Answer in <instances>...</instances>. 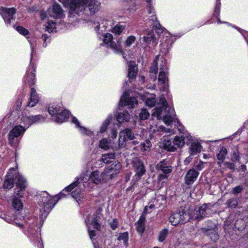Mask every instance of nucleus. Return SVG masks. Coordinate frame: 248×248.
<instances>
[{
  "mask_svg": "<svg viewBox=\"0 0 248 248\" xmlns=\"http://www.w3.org/2000/svg\"><path fill=\"white\" fill-rule=\"evenodd\" d=\"M211 207L210 204H204L194 209L190 208L187 213L183 210L174 213L170 217V221L171 225L176 226L180 223H184L190 218L201 220L211 215Z\"/></svg>",
  "mask_w": 248,
  "mask_h": 248,
  "instance_id": "20e7f679",
  "label": "nucleus"
},
{
  "mask_svg": "<svg viewBox=\"0 0 248 248\" xmlns=\"http://www.w3.org/2000/svg\"><path fill=\"white\" fill-rule=\"evenodd\" d=\"M68 118L69 112L68 110H62L54 119L56 123L61 124L66 121Z\"/></svg>",
  "mask_w": 248,
  "mask_h": 248,
  "instance_id": "c85d7f7f",
  "label": "nucleus"
},
{
  "mask_svg": "<svg viewBox=\"0 0 248 248\" xmlns=\"http://www.w3.org/2000/svg\"><path fill=\"white\" fill-rule=\"evenodd\" d=\"M156 168L161 170L164 173L169 174L171 171V166L167 160H164L157 164Z\"/></svg>",
  "mask_w": 248,
  "mask_h": 248,
  "instance_id": "cd10ccee",
  "label": "nucleus"
},
{
  "mask_svg": "<svg viewBox=\"0 0 248 248\" xmlns=\"http://www.w3.org/2000/svg\"><path fill=\"white\" fill-rule=\"evenodd\" d=\"M147 4L148 13L149 14H153L149 18V22L153 26V29L155 30L158 35L163 34V38L160 41V53L164 56H166L169 53L172 44L176 40V37H179L180 36L177 35H172L168 31L164 28L161 26L157 20L155 13V9L153 7V0H145Z\"/></svg>",
  "mask_w": 248,
  "mask_h": 248,
  "instance_id": "f03ea898",
  "label": "nucleus"
},
{
  "mask_svg": "<svg viewBox=\"0 0 248 248\" xmlns=\"http://www.w3.org/2000/svg\"><path fill=\"white\" fill-rule=\"evenodd\" d=\"M234 226L238 230L242 231L245 228V223L243 219H238L235 222Z\"/></svg>",
  "mask_w": 248,
  "mask_h": 248,
  "instance_id": "603ef678",
  "label": "nucleus"
},
{
  "mask_svg": "<svg viewBox=\"0 0 248 248\" xmlns=\"http://www.w3.org/2000/svg\"><path fill=\"white\" fill-rule=\"evenodd\" d=\"M122 168L121 164L119 162H115L106 169L104 171L107 177L110 178H113L116 174H117Z\"/></svg>",
  "mask_w": 248,
  "mask_h": 248,
  "instance_id": "412c9836",
  "label": "nucleus"
},
{
  "mask_svg": "<svg viewBox=\"0 0 248 248\" xmlns=\"http://www.w3.org/2000/svg\"><path fill=\"white\" fill-rule=\"evenodd\" d=\"M158 80L160 91H165L168 87V72L166 61H162L160 65Z\"/></svg>",
  "mask_w": 248,
  "mask_h": 248,
  "instance_id": "2eb2a0df",
  "label": "nucleus"
},
{
  "mask_svg": "<svg viewBox=\"0 0 248 248\" xmlns=\"http://www.w3.org/2000/svg\"><path fill=\"white\" fill-rule=\"evenodd\" d=\"M63 6L68 9L69 17L79 15L88 7L91 13L98 11L100 3L97 0H58Z\"/></svg>",
  "mask_w": 248,
  "mask_h": 248,
  "instance_id": "39448f33",
  "label": "nucleus"
},
{
  "mask_svg": "<svg viewBox=\"0 0 248 248\" xmlns=\"http://www.w3.org/2000/svg\"><path fill=\"white\" fill-rule=\"evenodd\" d=\"M168 174H160L158 176V180L159 182H162V183H165L164 180H167L168 178Z\"/></svg>",
  "mask_w": 248,
  "mask_h": 248,
  "instance_id": "052dcab7",
  "label": "nucleus"
},
{
  "mask_svg": "<svg viewBox=\"0 0 248 248\" xmlns=\"http://www.w3.org/2000/svg\"><path fill=\"white\" fill-rule=\"evenodd\" d=\"M95 30L96 31H111L112 33L116 35H120L124 30L125 28V24H118L112 27V22L109 20H103L101 24L99 23V21L97 20L95 21L93 23Z\"/></svg>",
  "mask_w": 248,
  "mask_h": 248,
  "instance_id": "9d476101",
  "label": "nucleus"
},
{
  "mask_svg": "<svg viewBox=\"0 0 248 248\" xmlns=\"http://www.w3.org/2000/svg\"><path fill=\"white\" fill-rule=\"evenodd\" d=\"M202 146L199 142H193L190 147V153L191 155H195L202 151Z\"/></svg>",
  "mask_w": 248,
  "mask_h": 248,
  "instance_id": "f704fd0d",
  "label": "nucleus"
},
{
  "mask_svg": "<svg viewBox=\"0 0 248 248\" xmlns=\"http://www.w3.org/2000/svg\"><path fill=\"white\" fill-rule=\"evenodd\" d=\"M15 180H17V181L14 194L20 198L23 197L27 186V181L18 172L16 168H11L9 170L3 183V188L7 189H11L14 186Z\"/></svg>",
  "mask_w": 248,
  "mask_h": 248,
  "instance_id": "423d86ee",
  "label": "nucleus"
},
{
  "mask_svg": "<svg viewBox=\"0 0 248 248\" xmlns=\"http://www.w3.org/2000/svg\"><path fill=\"white\" fill-rule=\"evenodd\" d=\"M238 202L236 199L232 198L229 200L227 202V205L231 208H235L237 205Z\"/></svg>",
  "mask_w": 248,
  "mask_h": 248,
  "instance_id": "13d9d810",
  "label": "nucleus"
},
{
  "mask_svg": "<svg viewBox=\"0 0 248 248\" xmlns=\"http://www.w3.org/2000/svg\"><path fill=\"white\" fill-rule=\"evenodd\" d=\"M12 206L17 211L22 210L23 207V204L21 200L15 196L14 197L12 200Z\"/></svg>",
  "mask_w": 248,
  "mask_h": 248,
  "instance_id": "e433bc0d",
  "label": "nucleus"
},
{
  "mask_svg": "<svg viewBox=\"0 0 248 248\" xmlns=\"http://www.w3.org/2000/svg\"><path fill=\"white\" fill-rule=\"evenodd\" d=\"M204 232L206 235H209L210 239L213 241H216L219 238L218 235L214 229L206 230Z\"/></svg>",
  "mask_w": 248,
  "mask_h": 248,
  "instance_id": "a18cd8bd",
  "label": "nucleus"
},
{
  "mask_svg": "<svg viewBox=\"0 0 248 248\" xmlns=\"http://www.w3.org/2000/svg\"><path fill=\"white\" fill-rule=\"evenodd\" d=\"M117 135V130L115 129H112L111 130V138H112L113 139H115L116 138Z\"/></svg>",
  "mask_w": 248,
  "mask_h": 248,
  "instance_id": "774afa93",
  "label": "nucleus"
},
{
  "mask_svg": "<svg viewBox=\"0 0 248 248\" xmlns=\"http://www.w3.org/2000/svg\"><path fill=\"white\" fill-rule=\"evenodd\" d=\"M157 70L158 68L157 60H155L150 69V73L151 74L150 77L151 79H152L154 81L156 79V74L157 73Z\"/></svg>",
  "mask_w": 248,
  "mask_h": 248,
  "instance_id": "4c0bfd02",
  "label": "nucleus"
},
{
  "mask_svg": "<svg viewBox=\"0 0 248 248\" xmlns=\"http://www.w3.org/2000/svg\"><path fill=\"white\" fill-rule=\"evenodd\" d=\"M152 116L156 117L158 120L162 119L167 125H170L173 122L177 123L178 129L182 134L181 135L185 136L186 134H187L189 136V138H191L190 134L185 130L184 126L176 118L174 109L168 105L167 101L163 96L160 97L158 106L153 109Z\"/></svg>",
  "mask_w": 248,
  "mask_h": 248,
  "instance_id": "7ed1b4c3",
  "label": "nucleus"
},
{
  "mask_svg": "<svg viewBox=\"0 0 248 248\" xmlns=\"http://www.w3.org/2000/svg\"><path fill=\"white\" fill-rule=\"evenodd\" d=\"M21 105H22L21 101L20 100H18L17 101L16 103V107H15V108L13 111H17V113H18L17 116L18 115L20 114L21 113L24 112H27V113H29V114H30L29 112H28L26 110H19V109L20 108Z\"/></svg>",
  "mask_w": 248,
  "mask_h": 248,
  "instance_id": "6e6d98bb",
  "label": "nucleus"
},
{
  "mask_svg": "<svg viewBox=\"0 0 248 248\" xmlns=\"http://www.w3.org/2000/svg\"><path fill=\"white\" fill-rule=\"evenodd\" d=\"M133 166L136 174L133 176V179L131 182V186L127 188V191L132 190L136 182L138 181L146 172L143 163L138 158H135L133 160Z\"/></svg>",
  "mask_w": 248,
  "mask_h": 248,
  "instance_id": "dca6fc26",
  "label": "nucleus"
},
{
  "mask_svg": "<svg viewBox=\"0 0 248 248\" xmlns=\"http://www.w3.org/2000/svg\"><path fill=\"white\" fill-rule=\"evenodd\" d=\"M145 216L142 215L135 224L137 231L142 234L145 230Z\"/></svg>",
  "mask_w": 248,
  "mask_h": 248,
  "instance_id": "c756f323",
  "label": "nucleus"
},
{
  "mask_svg": "<svg viewBox=\"0 0 248 248\" xmlns=\"http://www.w3.org/2000/svg\"><path fill=\"white\" fill-rule=\"evenodd\" d=\"M23 232L31 241H39L40 238L39 237L38 234H37V231L33 229L32 225H30L28 229L23 230Z\"/></svg>",
  "mask_w": 248,
  "mask_h": 248,
  "instance_id": "5701e85b",
  "label": "nucleus"
},
{
  "mask_svg": "<svg viewBox=\"0 0 248 248\" xmlns=\"http://www.w3.org/2000/svg\"><path fill=\"white\" fill-rule=\"evenodd\" d=\"M16 13V9L14 8L2 7L0 8V14L7 25H10L15 22Z\"/></svg>",
  "mask_w": 248,
  "mask_h": 248,
  "instance_id": "a211bd4d",
  "label": "nucleus"
},
{
  "mask_svg": "<svg viewBox=\"0 0 248 248\" xmlns=\"http://www.w3.org/2000/svg\"><path fill=\"white\" fill-rule=\"evenodd\" d=\"M220 3H217L215 9L214 15L216 16H218L219 14V8H220Z\"/></svg>",
  "mask_w": 248,
  "mask_h": 248,
  "instance_id": "69168bd1",
  "label": "nucleus"
},
{
  "mask_svg": "<svg viewBox=\"0 0 248 248\" xmlns=\"http://www.w3.org/2000/svg\"><path fill=\"white\" fill-rule=\"evenodd\" d=\"M136 41V37L133 35L128 36L125 41L124 45L126 47L130 46Z\"/></svg>",
  "mask_w": 248,
  "mask_h": 248,
  "instance_id": "864d4df0",
  "label": "nucleus"
},
{
  "mask_svg": "<svg viewBox=\"0 0 248 248\" xmlns=\"http://www.w3.org/2000/svg\"><path fill=\"white\" fill-rule=\"evenodd\" d=\"M40 17L42 20H44L48 17L55 19H62L65 17L64 11L60 5L55 2L48 8L46 11H41L40 13Z\"/></svg>",
  "mask_w": 248,
  "mask_h": 248,
  "instance_id": "f8f14e48",
  "label": "nucleus"
},
{
  "mask_svg": "<svg viewBox=\"0 0 248 248\" xmlns=\"http://www.w3.org/2000/svg\"><path fill=\"white\" fill-rule=\"evenodd\" d=\"M154 202H149L148 205L146 206L143 210L142 215L146 216L147 214H149L155 208V205L153 204Z\"/></svg>",
  "mask_w": 248,
  "mask_h": 248,
  "instance_id": "49530a36",
  "label": "nucleus"
},
{
  "mask_svg": "<svg viewBox=\"0 0 248 248\" xmlns=\"http://www.w3.org/2000/svg\"><path fill=\"white\" fill-rule=\"evenodd\" d=\"M146 36L143 37L142 47L145 51L149 50L150 45L155 47L157 44V40L152 31H146Z\"/></svg>",
  "mask_w": 248,
  "mask_h": 248,
  "instance_id": "6ab92c4d",
  "label": "nucleus"
},
{
  "mask_svg": "<svg viewBox=\"0 0 248 248\" xmlns=\"http://www.w3.org/2000/svg\"><path fill=\"white\" fill-rule=\"evenodd\" d=\"M112 116L111 114H109L107 118L104 120L102 124H101L99 131L97 132L96 136H99L100 134L104 133L108 128V125L109 124Z\"/></svg>",
  "mask_w": 248,
  "mask_h": 248,
  "instance_id": "2f4dec72",
  "label": "nucleus"
},
{
  "mask_svg": "<svg viewBox=\"0 0 248 248\" xmlns=\"http://www.w3.org/2000/svg\"><path fill=\"white\" fill-rule=\"evenodd\" d=\"M30 44L31 48V63L28 67L26 74L24 77L23 80L26 84H28L30 85H33L35 82V71L36 67L34 63L32 62L33 58V53L35 49V45L28 40Z\"/></svg>",
  "mask_w": 248,
  "mask_h": 248,
  "instance_id": "ddd939ff",
  "label": "nucleus"
},
{
  "mask_svg": "<svg viewBox=\"0 0 248 248\" xmlns=\"http://www.w3.org/2000/svg\"><path fill=\"white\" fill-rule=\"evenodd\" d=\"M117 121L119 123L127 122L130 119L129 113L127 111H124L122 112L118 113L116 116Z\"/></svg>",
  "mask_w": 248,
  "mask_h": 248,
  "instance_id": "72a5a7b5",
  "label": "nucleus"
},
{
  "mask_svg": "<svg viewBox=\"0 0 248 248\" xmlns=\"http://www.w3.org/2000/svg\"><path fill=\"white\" fill-rule=\"evenodd\" d=\"M137 98L131 96L128 91L124 92L120 100L121 106H127L130 108H133L135 105H137Z\"/></svg>",
  "mask_w": 248,
  "mask_h": 248,
  "instance_id": "aec40b11",
  "label": "nucleus"
},
{
  "mask_svg": "<svg viewBox=\"0 0 248 248\" xmlns=\"http://www.w3.org/2000/svg\"><path fill=\"white\" fill-rule=\"evenodd\" d=\"M243 189V188L241 186H238L235 187L232 190V193L233 194H238L240 193Z\"/></svg>",
  "mask_w": 248,
  "mask_h": 248,
  "instance_id": "0e129e2a",
  "label": "nucleus"
},
{
  "mask_svg": "<svg viewBox=\"0 0 248 248\" xmlns=\"http://www.w3.org/2000/svg\"><path fill=\"white\" fill-rule=\"evenodd\" d=\"M111 146V142L107 138H103L98 143V147L105 151L109 150Z\"/></svg>",
  "mask_w": 248,
  "mask_h": 248,
  "instance_id": "473e14b6",
  "label": "nucleus"
},
{
  "mask_svg": "<svg viewBox=\"0 0 248 248\" xmlns=\"http://www.w3.org/2000/svg\"><path fill=\"white\" fill-rule=\"evenodd\" d=\"M188 139L189 140L191 138H189V136L186 134V136L181 135L180 136H176L175 137L174 139H173L174 144L176 150L178 148L182 147L185 143V140Z\"/></svg>",
  "mask_w": 248,
  "mask_h": 248,
  "instance_id": "bb28decb",
  "label": "nucleus"
},
{
  "mask_svg": "<svg viewBox=\"0 0 248 248\" xmlns=\"http://www.w3.org/2000/svg\"><path fill=\"white\" fill-rule=\"evenodd\" d=\"M199 172L194 169L189 170L186 174L185 182L186 185H191L197 180Z\"/></svg>",
  "mask_w": 248,
  "mask_h": 248,
  "instance_id": "4be33fe9",
  "label": "nucleus"
},
{
  "mask_svg": "<svg viewBox=\"0 0 248 248\" xmlns=\"http://www.w3.org/2000/svg\"><path fill=\"white\" fill-rule=\"evenodd\" d=\"M231 159L233 162H236L239 159V156L238 154V153L236 152H234L232 155Z\"/></svg>",
  "mask_w": 248,
  "mask_h": 248,
  "instance_id": "e2e57ef3",
  "label": "nucleus"
},
{
  "mask_svg": "<svg viewBox=\"0 0 248 248\" xmlns=\"http://www.w3.org/2000/svg\"><path fill=\"white\" fill-rule=\"evenodd\" d=\"M16 111H12L8 117L10 124H15L8 134L9 143L16 146L19 141L17 138L22 136L27 129L32 124L45 121L46 116L43 115H31L27 112H22L17 116Z\"/></svg>",
  "mask_w": 248,
  "mask_h": 248,
  "instance_id": "f257e3e1",
  "label": "nucleus"
},
{
  "mask_svg": "<svg viewBox=\"0 0 248 248\" xmlns=\"http://www.w3.org/2000/svg\"><path fill=\"white\" fill-rule=\"evenodd\" d=\"M71 121L72 123L75 124L76 127L78 128V130L82 135L91 136L93 134V132L90 129L81 126L78 120L76 117H72Z\"/></svg>",
  "mask_w": 248,
  "mask_h": 248,
  "instance_id": "393cba45",
  "label": "nucleus"
},
{
  "mask_svg": "<svg viewBox=\"0 0 248 248\" xmlns=\"http://www.w3.org/2000/svg\"><path fill=\"white\" fill-rule=\"evenodd\" d=\"M115 158L114 153H108L103 154L101 157V161L104 163L107 164L113 161Z\"/></svg>",
  "mask_w": 248,
  "mask_h": 248,
  "instance_id": "ea45409f",
  "label": "nucleus"
},
{
  "mask_svg": "<svg viewBox=\"0 0 248 248\" xmlns=\"http://www.w3.org/2000/svg\"><path fill=\"white\" fill-rule=\"evenodd\" d=\"M16 30L21 34L25 36L28 39H29V36H28L29 34V31L26 29L23 28L22 26H17L16 28Z\"/></svg>",
  "mask_w": 248,
  "mask_h": 248,
  "instance_id": "8fccbe9b",
  "label": "nucleus"
},
{
  "mask_svg": "<svg viewBox=\"0 0 248 248\" xmlns=\"http://www.w3.org/2000/svg\"><path fill=\"white\" fill-rule=\"evenodd\" d=\"M102 215L100 211L96 212L95 214L93 216L91 215H86L85 223L88 228V233L91 239L93 242L94 237L96 236L95 231L92 230V228L99 230L100 229V224L99 221L101 218Z\"/></svg>",
  "mask_w": 248,
  "mask_h": 248,
  "instance_id": "9b49d317",
  "label": "nucleus"
},
{
  "mask_svg": "<svg viewBox=\"0 0 248 248\" xmlns=\"http://www.w3.org/2000/svg\"><path fill=\"white\" fill-rule=\"evenodd\" d=\"M6 221L15 225L17 227H19L21 229H23V224L22 223L18 222L16 218H15L14 220H12L11 221L9 220H6Z\"/></svg>",
  "mask_w": 248,
  "mask_h": 248,
  "instance_id": "bf43d9fd",
  "label": "nucleus"
},
{
  "mask_svg": "<svg viewBox=\"0 0 248 248\" xmlns=\"http://www.w3.org/2000/svg\"><path fill=\"white\" fill-rule=\"evenodd\" d=\"M71 192L72 197L78 202L83 198L81 184L78 177L75 178L73 183L64 188L59 194L53 197V200L55 201L54 204H56L61 198L64 196L66 192Z\"/></svg>",
  "mask_w": 248,
  "mask_h": 248,
  "instance_id": "6e6552de",
  "label": "nucleus"
},
{
  "mask_svg": "<svg viewBox=\"0 0 248 248\" xmlns=\"http://www.w3.org/2000/svg\"><path fill=\"white\" fill-rule=\"evenodd\" d=\"M150 113L146 109L142 108L141 109L139 114L140 121H143L148 118Z\"/></svg>",
  "mask_w": 248,
  "mask_h": 248,
  "instance_id": "09e8293b",
  "label": "nucleus"
},
{
  "mask_svg": "<svg viewBox=\"0 0 248 248\" xmlns=\"http://www.w3.org/2000/svg\"><path fill=\"white\" fill-rule=\"evenodd\" d=\"M225 165L227 166V167L229 168L231 170H233L235 168V165L233 163H230L226 162H225Z\"/></svg>",
  "mask_w": 248,
  "mask_h": 248,
  "instance_id": "338daca9",
  "label": "nucleus"
},
{
  "mask_svg": "<svg viewBox=\"0 0 248 248\" xmlns=\"http://www.w3.org/2000/svg\"><path fill=\"white\" fill-rule=\"evenodd\" d=\"M137 138L132 131L129 128H126L120 133L119 147L121 148L124 147L126 142L129 140H132V143L134 144H136L138 142L135 140Z\"/></svg>",
  "mask_w": 248,
  "mask_h": 248,
  "instance_id": "f3484780",
  "label": "nucleus"
},
{
  "mask_svg": "<svg viewBox=\"0 0 248 248\" xmlns=\"http://www.w3.org/2000/svg\"><path fill=\"white\" fill-rule=\"evenodd\" d=\"M39 101V97L36 93V90L33 88H31L30 97L27 104V106L30 107H33Z\"/></svg>",
  "mask_w": 248,
  "mask_h": 248,
  "instance_id": "a878e982",
  "label": "nucleus"
},
{
  "mask_svg": "<svg viewBox=\"0 0 248 248\" xmlns=\"http://www.w3.org/2000/svg\"><path fill=\"white\" fill-rule=\"evenodd\" d=\"M156 103V98L154 96L148 97L145 101V104L149 107H154Z\"/></svg>",
  "mask_w": 248,
  "mask_h": 248,
  "instance_id": "5fc2aeb1",
  "label": "nucleus"
},
{
  "mask_svg": "<svg viewBox=\"0 0 248 248\" xmlns=\"http://www.w3.org/2000/svg\"><path fill=\"white\" fill-rule=\"evenodd\" d=\"M89 166H87L82 171L79 177L81 184L82 191L83 189L90 190L93 187V184L98 185L102 183L108 177L105 171L100 172L96 170L91 171Z\"/></svg>",
  "mask_w": 248,
  "mask_h": 248,
  "instance_id": "0eeeda50",
  "label": "nucleus"
},
{
  "mask_svg": "<svg viewBox=\"0 0 248 248\" xmlns=\"http://www.w3.org/2000/svg\"><path fill=\"white\" fill-rule=\"evenodd\" d=\"M163 145L164 148L170 152H174L176 150L173 140L166 137L163 140Z\"/></svg>",
  "mask_w": 248,
  "mask_h": 248,
  "instance_id": "7c9ffc66",
  "label": "nucleus"
},
{
  "mask_svg": "<svg viewBox=\"0 0 248 248\" xmlns=\"http://www.w3.org/2000/svg\"><path fill=\"white\" fill-rule=\"evenodd\" d=\"M40 39L43 41V47L44 48L46 47L47 44L49 43L50 41L49 36L46 34H42Z\"/></svg>",
  "mask_w": 248,
  "mask_h": 248,
  "instance_id": "4d7b16f0",
  "label": "nucleus"
},
{
  "mask_svg": "<svg viewBox=\"0 0 248 248\" xmlns=\"http://www.w3.org/2000/svg\"><path fill=\"white\" fill-rule=\"evenodd\" d=\"M128 66L127 76L128 78L130 80L135 79L138 73V68L135 62L130 61L128 62Z\"/></svg>",
  "mask_w": 248,
  "mask_h": 248,
  "instance_id": "b1692460",
  "label": "nucleus"
},
{
  "mask_svg": "<svg viewBox=\"0 0 248 248\" xmlns=\"http://www.w3.org/2000/svg\"><path fill=\"white\" fill-rule=\"evenodd\" d=\"M151 146L152 144L151 141L149 140H146L144 142L140 143V150L142 152L149 151Z\"/></svg>",
  "mask_w": 248,
  "mask_h": 248,
  "instance_id": "c03bdc74",
  "label": "nucleus"
},
{
  "mask_svg": "<svg viewBox=\"0 0 248 248\" xmlns=\"http://www.w3.org/2000/svg\"><path fill=\"white\" fill-rule=\"evenodd\" d=\"M110 227L114 230L116 229L118 226V222L117 219H114L113 220L110 222L109 223Z\"/></svg>",
  "mask_w": 248,
  "mask_h": 248,
  "instance_id": "680f3d73",
  "label": "nucleus"
},
{
  "mask_svg": "<svg viewBox=\"0 0 248 248\" xmlns=\"http://www.w3.org/2000/svg\"><path fill=\"white\" fill-rule=\"evenodd\" d=\"M157 132L159 133L158 134L163 135L165 134V135H163L164 137L166 136L167 134H169V135L174 134L173 129L165 128L162 125L159 126L158 127Z\"/></svg>",
  "mask_w": 248,
  "mask_h": 248,
  "instance_id": "37998d69",
  "label": "nucleus"
},
{
  "mask_svg": "<svg viewBox=\"0 0 248 248\" xmlns=\"http://www.w3.org/2000/svg\"><path fill=\"white\" fill-rule=\"evenodd\" d=\"M53 197H51L46 191H42L37 196L38 205L40 207V217H46L56 204Z\"/></svg>",
  "mask_w": 248,
  "mask_h": 248,
  "instance_id": "1a4fd4ad",
  "label": "nucleus"
},
{
  "mask_svg": "<svg viewBox=\"0 0 248 248\" xmlns=\"http://www.w3.org/2000/svg\"><path fill=\"white\" fill-rule=\"evenodd\" d=\"M56 23L54 20H48L46 25V30L51 33L56 32Z\"/></svg>",
  "mask_w": 248,
  "mask_h": 248,
  "instance_id": "79ce46f5",
  "label": "nucleus"
},
{
  "mask_svg": "<svg viewBox=\"0 0 248 248\" xmlns=\"http://www.w3.org/2000/svg\"><path fill=\"white\" fill-rule=\"evenodd\" d=\"M166 201V197L165 195H156V196L155 199H152L150 201V202H154L153 204L155 205V208H158L165 202Z\"/></svg>",
  "mask_w": 248,
  "mask_h": 248,
  "instance_id": "c9c22d12",
  "label": "nucleus"
},
{
  "mask_svg": "<svg viewBox=\"0 0 248 248\" xmlns=\"http://www.w3.org/2000/svg\"><path fill=\"white\" fill-rule=\"evenodd\" d=\"M227 153L226 149L222 147L220 148L219 153L217 154V159L219 161L218 162V164L220 165V163L222 162L225 158V156Z\"/></svg>",
  "mask_w": 248,
  "mask_h": 248,
  "instance_id": "a19ab883",
  "label": "nucleus"
},
{
  "mask_svg": "<svg viewBox=\"0 0 248 248\" xmlns=\"http://www.w3.org/2000/svg\"><path fill=\"white\" fill-rule=\"evenodd\" d=\"M100 39L102 41L101 45L105 46L107 47L112 48L115 53L121 54L123 55V58L127 60L126 57L123 53L122 49L119 44H115L113 41V36L110 33H107L99 37Z\"/></svg>",
  "mask_w": 248,
  "mask_h": 248,
  "instance_id": "4468645a",
  "label": "nucleus"
},
{
  "mask_svg": "<svg viewBox=\"0 0 248 248\" xmlns=\"http://www.w3.org/2000/svg\"><path fill=\"white\" fill-rule=\"evenodd\" d=\"M61 111L60 107L57 105H52L49 107L48 109L49 114L55 117L58 115Z\"/></svg>",
  "mask_w": 248,
  "mask_h": 248,
  "instance_id": "58836bf2",
  "label": "nucleus"
},
{
  "mask_svg": "<svg viewBox=\"0 0 248 248\" xmlns=\"http://www.w3.org/2000/svg\"><path fill=\"white\" fill-rule=\"evenodd\" d=\"M168 234V230L167 229H164L159 233L158 239L159 242H163L167 237Z\"/></svg>",
  "mask_w": 248,
  "mask_h": 248,
  "instance_id": "3c124183",
  "label": "nucleus"
},
{
  "mask_svg": "<svg viewBox=\"0 0 248 248\" xmlns=\"http://www.w3.org/2000/svg\"><path fill=\"white\" fill-rule=\"evenodd\" d=\"M119 241H123L125 247H127L128 245V233L127 232H124V233H121L119 234L118 237Z\"/></svg>",
  "mask_w": 248,
  "mask_h": 248,
  "instance_id": "de8ad7c7",
  "label": "nucleus"
}]
</instances>
